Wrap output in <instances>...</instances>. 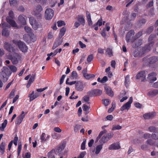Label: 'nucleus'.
Instances as JSON below:
<instances>
[{"instance_id":"f257e3e1","label":"nucleus","mask_w":158,"mask_h":158,"mask_svg":"<svg viewBox=\"0 0 158 158\" xmlns=\"http://www.w3.org/2000/svg\"><path fill=\"white\" fill-rule=\"evenodd\" d=\"M11 74V72L7 67H3L2 71L0 73V78L3 82H6Z\"/></svg>"},{"instance_id":"f03ea898","label":"nucleus","mask_w":158,"mask_h":158,"mask_svg":"<svg viewBox=\"0 0 158 158\" xmlns=\"http://www.w3.org/2000/svg\"><path fill=\"white\" fill-rule=\"evenodd\" d=\"M13 43L17 45L19 49L23 53L26 52L28 50V47L25 43L20 40H13Z\"/></svg>"},{"instance_id":"7ed1b4c3","label":"nucleus","mask_w":158,"mask_h":158,"mask_svg":"<svg viewBox=\"0 0 158 158\" xmlns=\"http://www.w3.org/2000/svg\"><path fill=\"white\" fill-rule=\"evenodd\" d=\"M9 17L6 18V21L13 27L18 28L17 24L15 21L13 20L14 17V14L13 11L12 10L10 11L9 12Z\"/></svg>"},{"instance_id":"20e7f679","label":"nucleus","mask_w":158,"mask_h":158,"mask_svg":"<svg viewBox=\"0 0 158 158\" xmlns=\"http://www.w3.org/2000/svg\"><path fill=\"white\" fill-rule=\"evenodd\" d=\"M143 61L145 62V64L149 66L155 64L158 61V57L154 56L147 59L144 57L143 59Z\"/></svg>"},{"instance_id":"39448f33","label":"nucleus","mask_w":158,"mask_h":158,"mask_svg":"<svg viewBox=\"0 0 158 158\" xmlns=\"http://www.w3.org/2000/svg\"><path fill=\"white\" fill-rule=\"evenodd\" d=\"M135 31L133 30H131L127 33L126 36V40L127 43L131 42H133L135 40V38L134 36Z\"/></svg>"},{"instance_id":"423d86ee","label":"nucleus","mask_w":158,"mask_h":158,"mask_svg":"<svg viewBox=\"0 0 158 158\" xmlns=\"http://www.w3.org/2000/svg\"><path fill=\"white\" fill-rule=\"evenodd\" d=\"M21 54L15 53L13 54V55H11L10 56V60L12 62L13 64H18L19 61L21 60Z\"/></svg>"},{"instance_id":"0eeeda50","label":"nucleus","mask_w":158,"mask_h":158,"mask_svg":"<svg viewBox=\"0 0 158 158\" xmlns=\"http://www.w3.org/2000/svg\"><path fill=\"white\" fill-rule=\"evenodd\" d=\"M54 11L50 8L46 10L45 12L44 18L46 20H50L52 19L54 16Z\"/></svg>"},{"instance_id":"6e6552de","label":"nucleus","mask_w":158,"mask_h":158,"mask_svg":"<svg viewBox=\"0 0 158 158\" xmlns=\"http://www.w3.org/2000/svg\"><path fill=\"white\" fill-rule=\"evenodd\" d=\"M3 47L5 49L9 52H14L15 51V49L13 45L8 42H5Z\"/></svg>"},{"instance_id":"1a4fd4ad","label":"nucleus","mask_w":158,"mask_h":158,"mask_svg":"<svg viewBox=\"0 0 158 158\" xmlns=\"http://www.w3.org/2000/svg\"><path fill=\"white\" fill-rule=\"evenodd\" d=\"M102 93V91L99 89H94L87 93V94L91 97L100 96Z\"/></svg>"},{"instance_id":"9d476101","label":"nucleus","mask_w":158,"mask_h":158,"mask_svg":"<svg viewBox=\"0 0 158 158\" xmlns=\"http://www.w3.org/2000/svg\"><path fill=\"white\" fill-rule=\"evenodd\" d=\"M145 49L143 48L135 50L133 53V55L134 57H141L145 53Z\"/></svg>"},{"instance_id":"9b49d317","label":"nucleus","mask_w":158,"mask_h":158,"mask_svg":"<svg viewBox=\"0 0 158 158\" xmlns=\"http://www.w3.org/2000/svg\"><path fill=\"white\" fill-rule=\"evenodd\" d=\"M132 101L133 98L132 97H130L129 98L128 101L124 104L120 108V110L123 111L125 110H128L130 108L131 104L132 102Z\"/></svg>"},{"instance_id":"f8f14e48","label":"nucleus","mask_w":158,"mask_h":158,"mask_svg":"<svg viewBox=\"0 0 158 158\" xmlns=\"http://www.w3.org/2000/svg\"><path fill=\"white\" fill-rule=\"evenodd\" d=\"M30 24L32 26L33 28L36 30L39 27V25L36 22V20L33 17H31L29 19Z\"/></svg>"},{"instance_id":"ddd939ff","label":"nucleus","mask_w":158,"mask_h":158,"mask_svg":"<svg viewBox=\"0 0 158 158\" xmlns=\"http://www.w3.org/2000/svg\"><path fill=\"white\" fill-rule=\"evenodd\" d=\"M84 88L83 84L82 81H78L77 82L75 86L76 90L79 91H82Z\"/></svg>"},{"instance_id":"4468645a","label":"nucleus","mask_w":158,"mask_h":158,"mask_svg":"<svg viewBox=\"0 0 158 158\" xmlns=\"http://www.w3.org/2000/svg\"><path fill=\"white\" fill-rule=\"evenodd\" d=\"M27 113V112L24 114V112L23 111L21 112V114L18 116L16 118V123L17 124H20L23 121V118H24L25 115Z\"/></svg>"},{"instance_id":"2eb2a0df","label":"nucleus","mask_w":158,"mask_h":158,"mask_svg":"<svg viewBox=\"0 0 158 158\" xmlns=\"http://www.w3.org/2000/svg\"><path fill=\"white\" fill-rule=\"evenodd\" d=\"M146 72L145 71H142L139 72L136 76V79H139L143 77V79L141 80V81L144 82L146 80Z\"/></svg>"},{"instance_id":"dca6fc26","label":"nucleus","mask_w":158,"mask_h":158,"mask_svg":"<svg viewBox=\"0 0 158 158\" xmlns=\"http://www.w3.org/2000/svg\"><path fill=\"white\" fill-rule=\"evenodd\" d=\"M156 73L153 72L148 75V79L150 83H152L156 80Z\"/></svg>"},{"instance_id":"f3484780","label":"nucleus","mask_w":158,"mask_h":158,"mask_svg":"<svg viewBox=\"0 0 158 158\" xmlns=\"http://www.w3.org/2000/svg\"><path fill=\"white\" fill-rule=\"evenodd\" d=\"M156 113L154 112L146 113L143 115V117L145 119H148L155 117Z\"/></svg>"},{"instance_id":"a211bd4d","label":"nucleus","mask_w":158,"mask_h":158,"mask_svg":"<svg viewBox=\"0 0 158 158\" xmlns=\"http://www.w3.org/2000/svg\"><path fill=\"white\" fill-rule=\"evenodd\" d=\"M50 135H46L44 133H42L40 136V140L41 142H47L48 140Z\"/></svg>"},{"instance_id":"6ab92c4d","label":"nucleus","mask_w":158,"mask_h":158,"mask_svg":"<svg viewBox=\"0 0 158 158\" xmlns=\"http://www.w3.org/2000/svg\"><path fill=\"white\" fill-rule=\"evenodd\" d=\"M40 96L38 93H36L34 94V92L33 91L29 95L28 97L30 98L29 101L30 102L33 101L35 99L37 98Z\"/></svg>"},{"instance_id":"aec40b11","label":"nucleus","mask_w":158,"mask_h":158,"mask_svg":"<svg viewBox=\"0 0 158 158\" xmlns=\"http://www.w3.org/2000/svg\"><path fill=\"white\" fill-rule=\"evenodd\" d=\"M78 21L84 26L85 24V20L84 18V16L82 15H78L77 17Z\"/></svg>"},{"instance_id":"412c9836","label":"nucleus","mask_w":158,"mask_h":158,"mask_svg":"<svg viewBox=\"0 0 158 158\" xmlns=\"http://www.w3.org/2000/svg\"><path fill=\"white\" fill-rule=\"evenodd\" d=\"M121 147L119 144L117 143H114L111 144L108 149L110 150L118 149Z\"/></svg>"},{"instance_id":"4be33fe9","label":"nucleus","mask_w":158,"mask_h":158,"mask_svg":"<svg viewBox=\"0 0 158 158\" xmlns=\"http://www.w3.org/2000/svg\"><path fill=\"white\" fill-rule=\"evenodd\" d=\"M154 44V42L152 41L151 42L147 45H146L144 47H142L143 48H144L145 49V53L150 51L151 49V48L153 46Z\"/></svg>"},{"instance_id":"5701e85b","label":"nucleus","mask_w":158,"mask_h":158,"mask_svg":"<svg viewBox=\"0 0 158 158\" xmlns=\"http://www.w3.org/2000/svg\"><path fill=\"white\" fill-rule=\"evenodd\" d=\"M60 39H56V41L54 42L52 48V49H54L58 46L60 45L62 43L63 41Z\"/></svg>"},{"instance_id":"b1692460","label":"nucleus","mask_w":158,"mask_h":158,"mask_svg":"<svg viewBox=\"0 0 158 158\" xmlns=\"http://www.w3.org/2000/svg\"><path fill=\"white\" fill-rule=\"evenodd\" d=\"M146 143L151 146H156L158 147V141H154L151 139H149L146 141Z\"/></svg>"},{"instance_id":"393cba45","label":"nucleus","mask_w":158,"mask_h":158,"mask_svg":"<svg viewBox=\"0 0 158 158\" xmlns=\"http://www.w3.org/2000/svg\"><path fill=\"white\" fill-rule=\"evenodd\" d=\"M158 94V90L156 89H154L150 90L149 91L147 94L148 96L151 97H153Z\"/></svg>"},{"instance_id":"a878e982","label":"nucleus","mask_w":158,"mask_h":158,"mask_svg":"<svg viewBox=\"0 0 158 158\" xmlns=\"http://www.w3.org/2000/svg\"><path fill=\"white\" fill-rule=\"evenodd\" d=\"M105 89L106 94L112 97L114 96V93L111 88L108 86L105 87Z\"/></svg>"},{"instance_id":"bb28decb","label":"nucleus","mask_w":158,"mask_h":158,"mask_svg":"<svg viewBox=\"0 0 158 158\" xmlns=\"http://www.w3.org/2000/svg\"><path fill=\"white\" fill-rule=\"evenodd\" d=\"M56 155H57V153H56L55 150L53 149L48 153L47 156L48 158H55Z\"/></svg>"},{"instance_id":"cd10ccee","label":"nucleus","mask_w":158,"mask_h":158,"mask_svg":"<svg viewBox=\"0 0 158 158\" xmlns=\"http://www.w3.org/2000/svg\"><path fill=\"white\" fill-rule=\"evenodd\" d=\"M18 21L19 23L21 25H25L26 24V21L22 15H20L19 16Z\"/></svg>"},{"instance_id":"c85d7f7f","label":"nucleus","mask_w":158,"mask_h":158,"mask_svg":"<svg viewBox=\"0 0 158 158\" xmlns=\"http://www.w3.org/2000/svg\"><path fill=\"white\" fill-rule=\"evenodd\" d=\"M142 44V40L139 39L138 41H136L132 45V47L134 48H136L141 45Z\"/></svg>"},{"instance_id":"c756f323","label":"nucleus","mask_w":158,"mask_h":158,"mask_svg":"<svg viewBox=\"0 0 158 158\" xmlns=\"http://www.w3.org/2000/svg\"><path fill=\"white\" fill-rule=\"evenodd\" d=\"M66 28L65 27H63L60 30V33L59 34V38L61 39V38L64 35Z\"/></svg>"},{"instance_id":"7c9ffc66","label":"nucleus","mask_w":158,"mask_h":158,"mask_svg":"<svg viewBox=\"0 0 158 158\" xmlns=\"http://www.w3.org/2000/svg\"><path fill=\"white\" fill-rule=\"evenodd\" d=\"M102 144H100L96 146V150L95 151V154L96 155L98 154L102 148Z\"/></svg>"},{"instance_id":"2f4dec72","label":"nucleus","mask_w":158,"mask_h":158,"mask_svg":"<svg viewBox=\"0 0 158 158\" xmlns=\"http://www.w3.org/2000/svg\"><path fill=\"white\" fill-rule=\"evenodd\" d=\"M108 141L106 136V135H104L102 138L100 139L99 142L101 144H102L103 145V144L106 143Z\"/></svg>"},{"instance_id":"473e14b6","label":"nucleus","mask_w":158,"mask_h":158,"mask_svg":"<svg viewBox=\"0 0 158 158\" xmlns=\"http://www.w3.org/2000/svg\"><path fill=\"white\" fill-rule=\"evenodd\" d=\"M5 143L4 142H2L0 145V152L2 154H3L5 152Z\"/></svg>"},{"instance_id":"72a5a7b5","label":"nucleus","mask_w":158,"mask_h":158,"mask_svg":"<svg viewBox=\"0 0 158 158\" xmlns=\"http://www.w3.org/2000/svg\"><path fill=\"white\" fill-rule=\"evenodd\" d=\"M130 83V76L129 75H127L125 78L124 84L125 86L127 88L129 86V84Z\"/></svg>"},{"instance_id":"f704fd0d","label":"nucleus","mask_w":158,"mask_h":158,"mask_svg":"<svg viewBox=\"0 0 158 158\" xmlns=\"http://www.w3.org/2000/svg\"><path fill=\"white\" fill-rule=\"evenodd\" d=\"M8 68L9 70H10V71L11 72V73H13L16 72L17 70V68L16 67L13 65H10L8 66Z\"/></svg>"},{"instance_id":"c9c22d12","label":"nucleus","mask_w":158,"mask_h":158,"mask_svg":"<svg viewBox=\"0 0 158 158\" xmlns=\"http://www.w3.org/2000/svg\"><path fill=\"white\" fill-rule=\"evenodd\" d=\"M2 31V35L4 36H7L9 35V31L6 28H3Z\"/></svg>"},{"instance_id":"e433bc0d","label":"nucleus","mask_w":158,"mask_h":158,"mask_svg":"<svg viewBox=\"0 0 158 158\" xmlns=\"http://www.w3.org/2000/svg\"><path fill=\"white\" fill-rule=\"evenodd\" d=\"M7 123V120L6 119L5 120L3 123L2 124V127H0V129H1V131H4V129L6 127Z\"/></svg>"},{"instance_id":"4c0bfd02","label":"nucleus","mask_w":158,"mask_h":158,"mask_svg":"<svg viewBox=\"0 0 158 158\" xmlns=\"http://www.w3.org/2000/svg\"><path fill=\"white\" fill-rule=\"evenodd\" d=\"M112 107L109 108L108 111V112L109 113H111L115 109V103L113 101L112 103Z\"/></svg>"},{"instance_id":"58836bf2","label":"nucleus","mask_w":158,"mask_h":158,"mask_svg":"<svg viewBox=\"0 0 158 158\" xmlns=\"http://www.w3.org/2000/svg\"><path fill=\"white\" fill-rule=\"evenodd\" d=\"M78 74L76 71H73L72 72L71 77L73 79H76L78 77Z\"/></svg>"},{"instance_id":"ea45409f","label":"nucleus","mask_w":158,"mask_h":158,"mask_svg":"<svg viewBox=\"0 0 158 158\" xmlns=\"http://www.w3.org/2000/svg\"><path fill=\"white\" fill-rule=\"evenodd\" d=\"M43 10V8L40 5H38L36 7L35 10V13L37 14V13H40Z\"/></svg>"},{"instance_id":"a19ab883","label":"nucleus","mask_w":158,"mask_h":158,"mask_svg":"<svg viewBox=\"0 0 158 158\" xmlns=\"http://www.w3.org/2000/svg\"><path fill=\"white\" fill-rule=\"evenodd\" d=\"M148 130L150 132H153V133H155L157 131V128L154 126H151L148 127Z\"/></svg>"},{"instance_id":"79ce46f5","label":"nucleus","mask_w":158,"mask_h":158,"mask_svg":"<svg viewBox=\"0 0 158 158\" xmlns=\"http://www.w3.org/2000/svg\"><path fill=\"white\" fill-rule=\"evenodd\" d=\"M83 76L86 79H89L90 78L94 77L95 76L93 74L86 73L85 75H84Z\"/></svg>"},{"instance_id":"37998d69","label":"nucleus","mask_w":158,"mask_h":158,"mask_svg":"<svg viewBox=\"0 0 158 158\" xmlns=\"http://www.w3.org/2000/svg\"><path fill=\"white\" fill-rule=\"evenodd\" d=\"M151 138L153 139L158 140V132L152 133L151 135Z\"/></svg>"},{"instance_id":"c03bdc74","label":"nucleus","mask_w":158,"mask_h":158,"mask_svg":"<svg viewBox=\"0 0 158 158\" xmlns=\"http://www.w3.org/2000/svg\"><path fill=\"white\" fill-rule=\"evenodd\" d=\"M106 52L109 55V57H111L112 56V49L107 48L106 49Z\"/></svg>"},{"instance_id":"a18cd8bd","label":"nucleus","mask_w":158,"mask_h":158,"mask_svg":"<svg viewBox=\"0 0 158 158\" xmlns=\"http://www.w3.org/2000/svg\"><path fill=\"white\" fill-rule=\"evenodd\" d=\"M102 19L101 18L98 20V22L93 25V27H94L98 25L99 26H101L102 24Z\"/></svg>"},{"instance_id":"49530a36","label":"nucleus","mask_w":158,"mask_h":158,"mask_svg":"<svg viewBox=\"0 0 158 158\" xmlns=\"http://www.w3.org/2000/svg\"><path fill=\"white\" fill-rule=\"evenodd\" d=\"M122 127L121 126H120L119 125H114L113 126L112 128V130H119L121 129Z\"/></svg>"},{"instance_id":"de8ad7c7","label":"nucleus","mask_w":158,"mask_h":158,"mask_svg":"<svg viewBox=\"0 0 158 158\" xmlns=\"http://www.w3.org/2000/svg\"><path fill=\"white\" fill-rule=\"evenodd\" d=\"M57 26L58 27H60L63 26L65 25L64 22L62 20H59L57 22Z\"/></svg>"},{"instance_id":"09e8293b","label":"nucleus","mask_w":158,"mask_h":158,"mask_svg":"<svg viewBox=\"0 0 158 158\" xmlns=\"http://www.w3.org/2000/svg\"><path fill=\"white\" fill-rule=\"evenodd\" d=\"M35 74H32V75L31 76V77L30 78V79L29 80L28 82H30L31 83H32L35 80Z\"/></svg>"},{"instance_id":"8fccbe9b","label":"nucleus","mask_w":158,"mask_h":158,"mask_svg":"<svg viewBox=\"0 0 158 158\" xmlns=\"http://www.w3.org/2000/svg\"><path fill=\"white\" fill-rule=\"evenodd\" d=\"M146 20L145 19H143L139 20L137 22L138 24L139 25H142L145 23Z\"/></svg>"},{"instance_id":"3c124183","label":"nucleus","mask_w":158,"mask_h":158,"mask_svg":"<svg viewBox=\"0 0 158 158\" xmlns=\"http://www.w3.org/2000/svg\"><path fill=\"white\" fill-rule=\"evenodd\" d=\"M113 134L112 133H108L106 135L108 141L113 136Z\"/></svg>"},{"instance_id":"603ef678","label":"nucleus","mask_w":158,"mask_h":158,"mask_svg":"<svg viewBox=\"0 0 158 158\" xmlns=\"http://www.w3.org/2000/svg\"><path fill=\"white\" fill-rule=\"evenodd\" d=\"M94 58L93 55L92 54H91L88 56L87 58V61L88 63L91 62L92 60H93Z\"/></svg>"},{"instance_id":"864d4df0","label":"nucleus","mask_w":158,"mask_h":158,"mask_svg":"<svg viewBox=\"0 0 158 158\" xmlns=\"http://www.w3.org/2000/svg\"><path fill=\"white\" fill-rule=\"evenodd\" d=\"M154 27L153 26L149 27L146 31V33L148 34H150L153 31Z\"/></svg>"},{"instance_id":"5fc2aeb1","label":"nucleus","mask_w":158,"mask_h":158,"mask_svg":"<svg viewBox=\"0 0 158 158\" xmlns=\"http://www.w3.org/2000/svg\"><path fill=\"white\" fill-rule=\"evenodd\" d=\"M103 103L105 106H108L110 103V100L109 99H105L102 100Z\"/></svg>"},{"instance_id":"6e6d98bb","label":"nucleus","mask_w":158,"mask_h":158,"mask_svg":"<svg viewBox=\"0 0 158 158\" xmlns=\"http://www.w3.org/2000/svg\"><path fill=\"white\" fill-rule=\"evenodd\" d=\"M22 148V145L19 144L17 149L18 156H19L20 154Z\"/></svg>"},{"instance_id":"4d7b16f0","label":"nucleus","mask_w":158,"mask_h":158,"mask_svg":"<svg viewBox=\"0 0 158 158\" xmlns=\"http://www.w3.org/2000/svg\"><path fill=\"white\" fill-rule=\"evenodd\" d=\"M86 144V140H83L81 145V149L82 150H84L85 149Z\"/></svg>"},{"instance_id":"13d9d810","label":"nucleus","mask_w":158,"mask_h":158,"mask_svg":"<svg viewBox=\"0 0 158 158\" xmlns=\"http://www.w3.org/2000/svg\"><path fill=\"white\" fill-rule=\"evenodd\" d=\"M143 34V32L142 31H140L138 32L135 35V40L139 37H140Z\"/></svg>"},{"instance_id":"bf43d9fd","label":"nucleus","mask_w":158,"mask_h":158,"mask_svg":"<svg viewBox=\"0 0 158 158\" xmlns=\"http://www.w3.org/2000/svg\"><path fill=\"white\" fill-rule=\"evenodd\" d=\"M66 77V75L65 74L61 76V78H60V85H61L63 84V83L64 82V79Z\"/></svg>"},{"instance_id":"052dcab7","label":"nucleus","mask_w":158,"mask_h":158,"mask_svg":"<svg viewBox=\"0 0 158 158\" xmlns=\"http://www.w3.org/2000/svg\"><path fill=\"white\" fill-rule=\"evenodd\" d=\"M156 36V35L155 34H152L149 36L148 39L149 41H151L153 40L154 38Z\"/></svg>"},{"instance_id":"680f3d73","label":"nucleus","mask_w":158,"mask_h":158,"mask_svg":"<svg viewBox=\"0 0 158 158\" xmlns=\"http://www.w3.org/2000/svg\"><path fill=\"white\" fill-rule=\"evenodd\" d=\"M24 30L27 33H31V29L28 27H24Z\"/></svg>"},{"instance_id":"e2e57ef3","label":"nucleus","mask_w":158,"mask_h":158,"mask_svg":"<svg viewBox=\"0 0 158 158\" xmlns=\"http://www.w3.org/2000/svg\"><path fill=\"white\" fill-rule=\"evenodd\" d=\"M82 108L83 110L87 111L90 108V107L88 106L85 104H84L82 107Z\"/></svg>"},{"instance_id":"0e129e2a","label":"nucleus","mask_w":158,"mask_h":158,"mask_svg":"<svg viewBox=\"0 0 158 158\" xmlns=\"http://www.w3.org/2000/svg\"><path fill=\"white\" fill-rule=\"evenodd\" d=\"M132 24L130 23L127 24L125 27V30L128 31L132 27Z\"/></svg>"},{"instance_id":"69168bd1","label":"nucleus","mask_w":158,"mask_h":158,"mask_svg":"<svg viewBox=\"0 0 158 158\" xmlns=\"http://www.w3.org/2000/svg\"><path fill=\"white\" fill-rule=\"evenodd\" d=\"M15 91L13 89L11 92L9 96V98H13V97L15 96Z\"/></svg>"},{"instance_id":"338daca9","label":"nucleus","mask_w":158,"mask_h":158,"mask_svg":"<svg viewBox=\"0 0 158 158\" xmlns=\"http://www.w3.org/2000/svg\"><path fill=\"white\" fill-rule=\"evenodd\" d=\"M107 131L106 130H104L103 131H101L98 135V137H99V138H101V136H102V135L106 133L107 132Z\"/></svg>"},{"instance_id":"774afa93","label":"nucleus","mask_w":158,"mask_h":158,"mask_svg":"<svg viewBox=\"0 0 158 158\" xmlns=\"http://www.w3.org/2000/svg\"><path fill=\"white\" fill-rule=\"evenodd\" d=\"M106 10H108L113 11L114 9V8L112 6L108 5L106 7Z\"/></svg>"}]
</instances>
